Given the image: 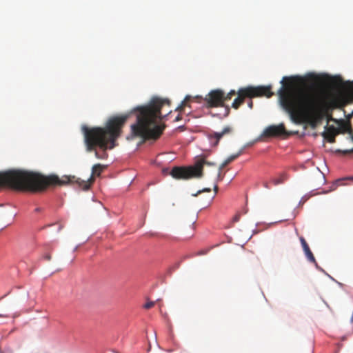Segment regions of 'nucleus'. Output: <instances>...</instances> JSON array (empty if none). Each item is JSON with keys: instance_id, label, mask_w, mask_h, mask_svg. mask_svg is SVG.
I'll return each mask as SVG.
<instances>
[{"instance_id": "1", "label": "nucleus", "mask_w": 353, "mask_h": 353, "mask_svg": "<svg viewBox=\"0 0 353 353\" xmlns=\"http://www.w3.org/2000/svg\"><path fill=\"white\" fill-rule=\"evenodd\" d=\"M281 106L295 123H308L315 128L323 119L327 105L319 94L303 88L293 89L283 85L279 90Z\"/></svg>"}, {"instance_id": "2", "label": "nucleus", "mask_w": 353, "mask_h": 353, "mask_svg": "<svg viewBox=\"0 0 353 353\" xmlns=\"http://www.w3.org/2000/svg\"><path fill=\"white\" fill-rule=\"evenodd\" d=\"M129 117L130 114L111 117L104 127L83 125L81 130L84 136L86 150H95V156L98 159L106 158V150L114 148V143L121 136L122 128Z\"/></svg>"}, {"instance_id": "3", "label": "nucleus", "mask_w": 353, "mask_h": 353, "mask_svg": "<svg viewBox=\"0 0 353 353\" xmlns=\"http://www.w3.org/2000/svg\"><path fill=\"white\" fill-rule=\"evenodd\" d=\"M170 105L168 99L154 97L148 104L134 108V111L137 112V123L131 125L132 134L144 140L157 139L165 128L164 125L158 124L163 118L161 110Z\"/></svg>"}, {"instance_id": "4", "label": "nucleus", "mask_w": 353, "mask_h": 353, "mask_svg": "<svg viewBox=\"0 0 353 353\" xmlns=\"http://www.w3.org/2000/svg\"><path fill=\"white\" fill-rule=\"evenodd\" d=\"M3 186L21 191L42 192L49 186V176L25 170H10L0 172V187Z\"/></svg>"}, {"instance_id": "5", "label": "nucleus", "mask_w": 353, "mask_h": 353, "mask_svg": "<svg viewBox=\"0 0 353 353\" xmlns=\"http://www.w3.org/2000/svg\"><path fill=\"white\" fill-rule=\"evenodd\" d=\"M213 165L214 163L208 162L203 157H198L194 165L188 167H174L170 175L176 179H189L191 178H201L203 176V166Z\"/></svg>"}, {"instance_id": "6", "label": "nucleus", "mask_w": 353, "mask_h": 353, "mask_svg": "<svg viewBox=\"0 0 353 353\" xmlns=\"http://www.w3.org/2000/svg\"><path fill=\"white\" fill-rule=\"evenodd\" d=\"M237 97L234 99L232 103V108L235 110L239 108V107L245 102V99L248 98L250 99L254 97H266L268 98L273 96L274 93L272 92V86H252L249 85L247 87L241 88L236 92Z\"/></svg>"}, {"instance_id": "7", "label": "nucleus", "mask_w": 353, "mask_h": 353, "mask_svg": "<svg viewBox=\"0 0 353 353\" xmlns=\"http://www.w3.org/2000/svg\"><path fill=\"white\" fill-rule=\"evenodd\" d=\"M208 107L224 106V92L220 89L211 90L205 97Z\"/></svg>"}, {"instance_id": "8", "label": "nucleus", "mask_w": 353, "mask_h": 353, "mask_svg": "<svg viewBox=\"0 0 353 353\" xmlns=\"http://www.w3.org/2000/svg\"><path fill=\"white\" fill-rule=\"evenodd\" d=\"M288 132L285 125L281 123L279 125H271L268 126L263 132L262 136L265 137H277L281 136H288Z\"/></svg>"}, {"instance_id": "9", "label": "nucleus", "mask_w": 353, "mask_h": 353, "mask_svg": "<svg viewBox=\"0 0 353 353\" xmlns=\"http://www.w3.org/2000/svg\"><path fill=\"white\" fill-rule=\"evenodd\" d=\"M353 101V82L347 85L341 94L340 98L332 101V104L336 106L344 105L345 103Z\"/></svg>"}, {"instance_id": "10", "label": "nucleus", "mask_w": 353, "mask_h": 353, "mask_svg": "<svg viewBox=\"0 0 353 353\" xmlns=\"http://www.w3.org/2000/svg\"><path fill=\"white\" fill-rule=\"evenodd\" d=\"M325 128V130L322 133L323 138L326 139L329 143H335V137L336 135L339 134V132L338 131L337 128L330 125H326Z\"/></svg>"}, {"instance_id": "11", "label": "nucleus", "mask_w": 353, "mask_h": 353, "mask_svg": "<svg viewBox=\"0 0 353 353\" xmlns=\"http://www.w3.org/2000/svg\"><path fill=\"white\" fill-rule=\"evenodd\" d=\"M331 120L335 121L338 123L339 127L337 128L339 134H345L348 133L351 134V137L353 134V130L352 128V125L350 121H346L345 120H336L334 119H331Z\"/></svg>"}, {"instance_id": "12", "label": "nucleus", "mask_w": 353, "mask_h": 353, "mask_svg": "<svg viewBox=\"0 0 353 353\" xmlns=\"http://www.w3.org/2000/svg\"><path fill=\"white\" fill-rule=\"evenodd\" d=\"M232 132V128L229 126L225 127L221 132H214L213 134H209V139L212 141L214 139L215 141L213 143L214 146H216L219 142V140L226 134H229Z\"/></svg>"}, {"instance_id": "13", "label": "nucleus", "mask_w": 353, "mask_h": 353, "mask_svg": "<svg viewBox=\"0 0 353 353\" xmlns=\"http://www.w3.org/2000/svg\"><path fill=\"white\" fill-rule=\"evenodd\" d=\"M242 153V151H239L238 153L235 154L230 155L229 157H228L223 163L220 165V170H222L226 165H228L229 163L234 161L236 158H238Z\"/></svg>"}, {"instance_id": "14", "label": "nucleus", "mask_w": 353, "mask_h": 353, "mask_svg": "<svg viewBox=\"0 0 353 353\" xmlns=\"http://www.w3.org/2000/svg\"><path fill=\"white\" fill-rule=\"evenodd\" d=\"M287 179V174L285 173H281L278 178H274L271 181L274 185H278L283 183Z\"/></svg>"}, {"instance_id": "15", "label": "nucleus", "mask_w": 353, "mask_h": 353, "mask_svg": "<svg viewBox=\"0 0 353 353\" xmlns=\"http://www.w3.org/2000/svg\"><path fill=\"white\" fill-rule=\"evenodd\" d=\"M347 179L345 178V179H337L336 181H335L332 185L330 186V189L327 191L326 192H331V191H333V190H335L336 189V188L339 185H344V183L343 181L345 180H346Z\"/></svg>"}, {"instance_id": "16", "label": "nucleus", "mask_w": 353, "mask_h": 353, "mask_svg": "<svg viewBox=\"0 0 353 353\" xmlns=\"http://www.w3.org/2000/svg\"><path fill=\"white\" fill-rule=\"evenodd\" d=\"M191 99L190 96H186L183 101H181V104L176 108V111L182 112L185 106L188 105V103Z\"/></svg>"}, {"instance_id": "17", "label": "nucleus", "mask_w": 353, "mask_h": 353, "mask_svg": "<svg viewBox=\"0 0 353 353\" xmlns=\"http://www.w3.org/2000/svg\"><path fill=\"white\" fill-rule=\"evenodd\" d=\"M305 252V254L307 259V260L312 263H314L316 265H317V263L315 260V258L312 252V251L310 250V249H307L306 250L304 251Z\"/></svg>"}, {"instance_id": "18", "label": "nucleus", "mask_w": 353, "mask_h": 353, "mask_svg": "<svg viewBox=\"0 0 353 353\" xmlns=\"http://www.w3.org/2000/svg\"><path fill=\"white\" fill-rule=\"evenodd\" d=\"M103 166L101 164H96L92 167V174L99 176L103 171Z\"/></svg>"}, {"instance_id": "19", "label": "nucleus", "mask_w": 353, "mask_h": 353, "mask_svg": "<svg viewBox=\"0 0 353 353\" xmlns=\"http://www.w3.org/2000/svg\"><path fill=\"white\" fill-rule=\"evenodd\" d=\"M235 94H237V93L234 90H230L227 94L224 93V102L230 100L232 97Z\"/></svg>"}, {"instance_id": "20", "label": "nucleus", "mask_w": 353, "mask_h": 353, "mask_svg": "<svg viewBox=\"0 0 353 353\" xmlns=\"http://www.w3.org/2000/svg\"><path fill=\"white\" fill-rule=\"evenodd\" d=\"M300 241H301V245L303 247V251L309 249V245H307L306 241L305 240V239L303 237H300Z\"/></svg>"}, {"instance_id": "21", "label": "nucleus", "mask_w": 353, "mask_h": 353, "mask_svg": "<svg viewBox=\"0 0 353 353\" xmlns=\"http://www.w3.org/2000/svg\"><path fill=\"white\" fill-rule=\"evenodd\" d=\"M154 305V301H148L144 305L143 307L145 309L148 310V309H150L151 307H152Z\"/></svg>"}, {"instance_id": "22", "label": "nucleus", "mask_w": 353, "mask_h": 353, "mask_svg": "<svg viewBox=\"0 0 353 353\" xmlns=\"http://www.w3.org/2000/svg\"><path fill=\"white\" fill-rule=\"evenodd\" d=\"M241 218V214L239 212H237L234 216L233 217L232 221L234 222H238L240 220Z\"/></svg>"}, {"instance_id": "23", "label": "nucleus", "mask_w": 353, "mask_h": 353, "mask_svg": "<svg viewBox=\"0 0 353 353\" xmlns=\"http://www.w3.org/2000/svg\"><path fill=\"white\" fill-rule=\"evenodd\" d=\"M352 140L353 141V134H352ZM340 152H342L343 154L353 153V148L351 149V150H343V151H340Z\"/></svg>"}, {"instance_id": "24", "label": "nucleus", "mask_w": 353, "mask_h": 353, "mask_svg": "<svg viewBox=\"0 0 353 353\" xmlns=\"http://www.w3.org/2000/svg\"><path fill=\"white\" fill-rule=\"evenodd\" d=\"M230 113V108L228 106L225 107V113L223 114L224 117L228 116Z\"/></svg>"}, {"instance_id": "25", "label": "nucleus", "mask_w": 353, "mask_h": 353, "mask_svg": "<svg viewBox=\"0 0 353 353\" xmlns=\"http://www.w3.org/2000/svg\"><path fill=\"white\" fill-rule=\"evenodd\" d=\"M217 179L219 181H221L223 179V176L221 174V170H220V168L219 169V173L217 174Z\"/></svg>"}, {"instance_id": "26", "label": "nucleus", "mask_w": 353, "mask_h": 353, "mask_svg": "<svg viewBox=\"0 0 353 353\" xmlns=\"http://www.w3.org/2000/svg\"><path fill=\"white\" fill-rule=\"evenodd\" d=\"M291 80H292V78H290V77H284L283 78V80L281 81V83H283H283H284V81H291Z\"/></svg>"}, {"instance_id": "27", "label": "nucleus", "mask_w": 353, "mask_h": 353, "mask_svg": "<svg viewBox=\"0 0 353 353\" xmlns=\"http://www.w3.org/2000/svg\"><path fill=\"white\" fill-rule=\"evenodd\" d=\"M210 192V188H205L202 190H199L196 195H197L198 194H200L201 192Z\"/></svg>"}, {"instance_id": "28", "label": "nucleus", "mask_w": 353, "mask_h": 353, "mask_svg": "<svg viewBox=\"0 0 353 353\" xmlns=\"http://www.w3.org/2000/svg\"><path fill=\"white\" fill-rule=\"evenodd\" d=\"M263 185L265 188H270L269 183L267 181L263 182Z\"/></svg>"}, {"instance_id": "29", "label": "nucleus", "mask_w": 353, "mask_h": 353, "mask_svg": "<svg viewBox=\"0 0 353 353\" xmlns=\"http://www.w3.org/2000/svg\"><path fill=\"white\" fill-rule=\"evenodd\" d=\"M248 107H249L250 109H252V107H253V102H252V101L250 100V101H249V102H248Z\"/></svg>"}, {"instance_id": "30", "label": "nucleus", "mask_w": 353, "mask_h": 353, "mask_svg": "<svg viewBox=\"0 0 353 353\" xmlns=\"http://www.w3.org/2000/svg\"><path fill=\"white\" fill-rule=\"evenodd\" d=\"M45 259L47 260V261H50L51 259V256L50 254H46L45 256H44Z\"/></svg>"}, {"instance_id": "31", "label": "nucleus", "mask_w": 353, "mask_h": 353, "mask_svg": "<svg viewBox=\"0 0 353 353\" xmlns=\"http://www.w3.org/2000/svg\"><path fill=\"white\" fill-rule=\"evenodd\" d=\"M181 120V117L180 114H179L175 119H174V121H179Z\"/></svg>"}, {"instance_id": "32", "label": "nucleus", "mask_w": 353, "mask_h": 353, "mask_svg": "<svg viewBox=\"0 0 353 353\" xmlns=\"http://www.w3.org/2000/svg\"><path fill=\"white\" fill-rule=\"evenodd\" d=\"M214 192H215L216 193L217 192V191H218V186H217V185H214Z\"/></svg>"}, {"instance_id": "33", "label": "nucleus", "mask_w": 353, "mask_h": 353, "mask_svg": "<svg viewBox=\"0 0 353 353\" xmlns=\"http://www.w3.org/2000/svg\"><path fill=\"white\" fill-rule=\"evenodd\" d=\"M347 179H352L353 180V177H349V178H346Z\"/></svg>"}, {"instance_id": "34", "label": "nucleus", "mask_w": 353, "mask_h": 353, "mask_svg": "<svg viewBox=\"0 0 353 353\" xmlns=\"http://www.w3.org/2000/svg\"><path fill=\"white\" fill-rule=\"evenodd\" d=\"M39 210H40V209H39V208H37V209H36V211H38V212H39Z\"/></svg>"}]
</instances>
